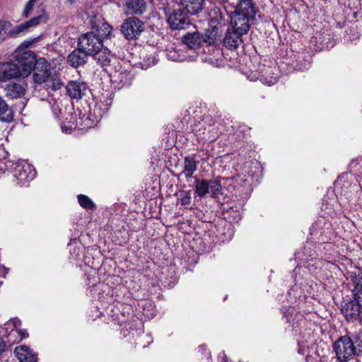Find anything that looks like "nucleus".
<instances>
[{"mask_svg": "<svg viewBox=\"0 0 362 362\" xmlns=\"http://www.w3.org/2000/svg\"><path fill=\"white\" fill-rule=\"evenodd\" d=\"M256 8L252 0H240L235 11L230 14V24L233 29L247 34L250 28V21L255 18Z\"/></svg>", "mask_w": 362, "mask_h": 362, "instance_id": "1", "label": "nucleus"}, {"mask_svg": "<svg viewBox=\"0 0 362 362\" xmlns=\"http://www.w3.org/2000/svg\"><path fill=\"white\" fill-rule=\"evenodd\" d=\"M333 348L338 361L348 362L354 356L362 354V341L358 336L351 339L345 335L339 337L334 343Z\"/></svg>", "mask_w": 362, "mask_h": 362, "instance_id": "2", "label": "nucleus"}, {"mask_svg": "<svg viewBox=\"0 0 362 362\" xmlns=\"http://www.w3.org/2000/svg\"><path fill=\"white\" fill-rule=\"evenodd\" d=\"M47 16L45 14H40L30 20L16 26L13 27L12 24L7 21H0V40H4L7 36L11 37H17L21 34H25L29 31L31 28H35L42 23H45Z\"/></svg>", "mask_w": 362, "mask_h": 362, "instance_id": "3", "label": "nucleus"}, {"mask_svg": "<svg viewBox=\"0 0 362 362\" xmlns=\"http://www.w3.org/2000/svg\"><path fill=\"white\" fill-rule=\"evenodd\" d=\"M1 170H11L18 185H25L34 179L35 171L31 165L21 161L13 163L11 160L0 161Z\"/></svg>", "mask_w": 362, "mask_h": 362, "instance_id": "4", "label": "nucleus"}, {"mask_svg": "<svg viewBox=\"0 0 362 362\" xmlns=\"http://www.w3.org/2000/svg\"><path fill=\"white\" fill-rule=\"evenodd\" d=\"M221 179L219 176L209 180L195 178L194 194L197 197H203L209 193L211 197H217L222 190Z\"/></svg>", "mask_w": 362, "mask_h": 362, "instance_id": "5", "label": "nucleus"}, {"mask_svg": "<svg viewBox=\"0 0 362 362\" xmlns=\"http://www.w3.org/2000/svg\"><path fill=\"white\" fill-rule=\"evenodd\" d=\"M144 30V23L135 16L126 18L121 25V32L129 40L138 39Z\"/></svg>", "mask_w": 362, "mask_h": 362, "instance_id": "6", "label": "nucleus"}, {"mask_svg": "<svg viewBox=\"0 0 362 362\" xmlns=\"http://www.w3.org/2000/svg\"><path fill=\"white\" fill-rule=\"evenodd\" d=\"M107 73L110 78L112 83L119 89L124 86H129L132 83L133 79L132 74L127 69L122 66L120 62H119L118 66L107 69Z\"/></svg>", "mask_w": 362, "mask_h": 362, "instance_id": "7", "label": "nucleus"}, {"mask_svg": "<svg viewBox=\"0 0 362 362\" xmlns=\"http://www.w3.org/2000/svg\"><path fill=\"white\" fill-rule=\"evenodd\" d=\"M77 47L92 56L103 47V42L100 37H97L95 32H88L78 37Z\"/></svg>", "mask_w": 362, "mask_h": 362, "instance_id": "8", "label": "nucleus"}, {"mask_svg": "<svg viewBox=\"0 0 362 362\" xmlns=\"http://www.w3.org/2000/svg\"><path fill=\"white\" fill-rule=\"evenodd\" d=\"M15 58L22 77H26L31 74L33 66L38 59L35 53L30 50L16 55Z\"/></svg>", "mask_w": 362, "mask_h": 362, "instance_id": "9", "label": "nucleus"}, {"mask_svg": "<svg viewBox=\"0 0 362 362\" xmlns=\"http://www.w3.org/2000/svg\"><path fill=\"white\" fill-rule=\"evenodd\" d=\"M33 79L37 84L46 82L50 76V65L44 58H39L32 68Z\"/></svg>", "mask_w": 362, "mask_h": 362, "instance_id": "10", "label": "nucleus"}, {"mask_svg": "<svg viewBox=\"0 0 362 362\" xmlns=\"http://www.w3.org/2000/svg\"><path fill=\"white\" fill-rule=\"evenodd\" d=\"M188 14L183 8L175 10L168 18L170 28L173 30L187 28L191 25Z\"/></svg>", "mask_w": 362, "mask_h": 362, "instance_id": "11", "label": "nucleus"}, {"mask_svg": "<svg viewBox=\"0 0 362 362\" xmlns=\"http://www.w3.org/2000/svg\"><path fill=\"white\" fill-rule=\"evenodd\" d=\"M90 23L93 29L92 32H95L97 37H100L103 42L105 38L110 35L112 26L105 22L100 15H94L90 20Z\"/></svg>", "mask_w": 362, "mask_h": 362, "instance_id": "12", "label": "nucleus"}, {"mask_svg": "<svg viewBox=\"0 0 362 362\" xmlns=\"http://www.w3.org/2000/svg\"><path fill=\"white\" fill-rule=\"evenodd\" d=\"M97 63L104 69L107 72V69L110 67L118 66L119 62L115 56L110 54L106 48H102L92 55Z\"/></svg>", "mask_w": 362, "mask_h": 362, "instance_id": "13", "label": "nucleus"}, {"mask_svg": "<svg viewBox=\"0 0 362 362\" xmlns=\"http://www.w3.org/2000/svg\"><path fill=\"white\" fill-rule=\"evenodd\" d=\"M361 308L362 305L353 298L341 305V311L346 321L354 322L359 318Z\"/></svg>", "mask_w": 362, "mask_h": 362, "instance_id": "14", "label": "nucleus"}, {"mask_svg": "<svg viewBox=\"0 0 362 362\" xmlns=\"http://www.w3.org/2000/svg\"><path fill=\"white\" fill-rule=\"evenodd\" d=\"M22 77L18 65L12 62H0V82Z\"/></svg>", "mask_w": 362, "mask_h": 362, "instance_id": "15", "label": "nucleus"}, {"mask_svg": "<svg viewBox=\"0 0 362 362\" xmlns=\"http://www.w3.org/2000/svg\"><path fill=\"white\" fill-rule=\"evenodd\" d=\"M228 21V16L226 9L214 7L209 12V25L213 27H224Z\"/></svg>", "mask_w": 362, "mask_h": 362, "instance_id": "16", "label": "nucleus"}, {"mask_svg": "<svg viewBox=\"0 0 362 362\" xmlns=\"http://www.w3.org/2000/svg\"><path fill=\"white\" fill-rule=\"evenodd\" d=\"M87 90L88 86L84 82L71 81L66 86V93L72 99H81Z\"/></svg>", "mask_w": 362, "mask_h": 362, "instance_id": "17", "label": "nucleus"}, {"mask_svg": "<svg viewBox=\"0 0 362 362\" xmlns=\"http://www.w3.org/2000/svg\"><path fill=\"white\" fill-rule=\"evenodd\" d=\"M245 34L235 29H228L223 39V45L228 49H235L243 42L242 37Z\"/></svg>", "mask_w": 362, "mask_h": 362, "instance_id": "18", "label": "nucleus"}, {"mask_svg": "<svg viewBox=\"0 0 362 362\" xmlns=\"http://www.w3.org/2000/svg\"><path fill=\"white\" fill-rule=\"evenodd\" d=\"M88 55V53L78 47L77 49H75L68 55L67 62L72 67L78 68L86 64Z\"/></svg>", "mask_w": 362, "mask_h": 362, "instance_id": "19", "label": "nucleus"}, {"mask_svg": "<svg viewBox=\"0 0 362 362\" xmlns=\"http://www.w3.org/2000/svg\"><path fill=\"white\" fill-rule=\"evenodd\" d=\"M6 95L11 99L24 96L26 92V84L12 82L6 84L4 88Z\"/></svg>", "mask_w": 362, "mask_h": 362, "instance_id": "20", "label": "nucleus"}, {"mask_svg": "<svg viewBox=\"0 0 362 362\" xmlns=\"http://www.w3.org/2000/svg\"><path fill=\"white\" fill-rule=\"evenodd\" d=\"M126 12L130 15H141L146 10V0H125Z\"/></svg>", "mask_w": 362, "mask_h": 362, "instance_id": "21", "label": "nucleus"}, {"mask_svg": "<svg viewBox=\"0 0 362 362\" xmlns=\"http://www.w3.org/2000/svg\"><path fill=\"white\" fill-rule=\"evenodd\" d=\"M183 42L190 49L199 48L204 42L203 35L199 32L187 33L183 36Z\"/></svg>", "mask_w": 362, "mask_h": 362, "instance_id": "22", "label": "nucleus"}, {"mask_svg": "<svg viewBox=\"0 0 362 362\" xmlns=\"http://www.w3.org/2000/svg\"><path fill=\"white\" fill-rule=\"evenodd\" d=\"M14 353L19 362H37L36 355L25 345L16 346Z\"/></svg>", "mask_w": 362, "mask_h": 362, "instance_id": "23", "label": "nucleus"}, {"mask_svg": "<svg viewBox=\"0 0 362 362\" xmlns=\"http://www.w3.org/2000/svg\"><path fill=\"white\" fill-rule=\"evenodd\" d=\"M182 8L190 15L197 14L204 6V0H180Z\"/></svg>", "mask_w": 362, "mask_h": 362, "instance_id": "24", "label": "nucleus"}, {"mask_svg": "<svg viewBox=\"0 0 362 362\" xmlns=\"http://www.w3.org/2000/svg\"><path fill=\"white\" fill-rule=\"evenodd\" d=\"M13 119V111L4 97L0 95V121L11 122Z\"/></svg>", "mask_w": 362, "mask_h": 362, "instance_id": "25", "label": "nucleus"}, {"mask_svg": "<svg viewBox=\"0 0 362 362\" xmlns=\"http://www.w3.org/2000/svg\"><path fill=\"white\" fill-rule=\"evenodd\" d=\"M221 36L222 30L221 28L210 26L206 33L203 35V38L204 42L209 45H213L215 44L217 40H219Z\"/></svg>", "mask_w": 362, "mask_h": 362, "instance_id": "26", "label": "nucleus"}, {"mask_svg": "<svg viewBox=\"0 0 362 362\" xmlns=\"http://www.w3.org/2000/svg\"><path fill=\"white\" fill-rule=\"evenodd\" d=\"M197 170V163L192 156H185L184 158V170L182 173L186 178L192 177L194 173Z\"/></svg>", "mask_w": 362, "mask_h": 362, "instance_id": "27", "label": "nucleus"}, {"mask_svg": "<svg viewBox=\"0 0 362 362\" xmlns=\"http://www.w3.org/2000/svg\"><path fill=\"white\" fill-rule=\"evenodd\" d=\"M279 78V74L277 73H274L272 68L266 69L262 76L260 81L267 84V86H272L275 84Z\"/></svg>", "mask_w": 362, "mask_h": 362, "instance_id": "28", "label": "nucleus"}, {"mask_svg": "<svg viewBox=\"0 0 362 362\" xmlns=\"http://www.w3.org/2000/svg\"><path fill=\"white\" fill-rule=\"evenodd\" d=\"M77 198L80 206L83 209L91 210L95 209L96 205L88 196L78 194Z\"/></svg>", "mask_w": 362, "mask_h": 362, "instance_id": "29", "label": "nucleus"}, {"mask_svg": "<svg viewBox=\"0 0 362 362\" xmlns=\"http://www.w3.org/2000/svg\"><path fill=\"white\" fill-rule=\"evenodd\" d=\"M349 278L353 285V288H358L362 287V272L358 271L356 272H350Z\"/></svg>", "mask_w": 362, "mask_h": 362, "instance_id": "30", "label": "nucleus"}, {"mask_svg": "<svg viewBox=\"0 0 362 362\" xmlns=\"http://www.w3.org/2000/svg\"><path fill=\"white\" fill-rule=\"evenodd\" d=\"M37 0H28L25 4L24 8L22 11L21 16L23 18L29 17L34 8V6Z\"/></svg>", "mask_w": 362, "mask_h": 362, "instance_id": "31", "label": "nucleus"}, {"mask_svg": "<svg viewBox=\"0 0 362 362\" xmlns=\"http://www.w3.org/2000/svg\"><path fill=\"white\" fill-rule=\"evenodd\" d=\"M178 200L182 206L189 205L191 202L190 191H185L182 193Z\"/></svg>", "mask_w": 362, "mask_h": 362, "instance_id": "32", "label": "nucleus"}, {"mask_svg": "<svg viewBox=\"0 0 362 362\" xmlns=\"http://www.w3.org/2000/svg\"><path fill=\"white\" fill-rule=\"evenodd\" d=\"M38 37L35 38L33 40H28L23 42L21 45V47L28 48L30 47L33 44H34L37 40Z\"/></svg>", "mask_w": 362, "mask_h": 362, "instance_id": "33", "label": "nucleus"}, {"mask_svg": "<svg viewBox=\"0 0 362 362\" xmlns=\"http://www.w3.org/2000/svg\"><path fill=\"white\" fill-rule=\"evenodd\" d=\"M6 343L4 341L0 338V354L5 350Z\"/></svg>", "mask_w": 362, "mask_h": 362, "instance_id": "34", "label": "nucleus"}, {"mask_svg": "<svg viewBox=\"0 0 362 362\" xmlns=\"http://www.w3.org/2000/svg\"><path fill=\"white\" fill-rule=\"evenodd\" d=\"M81 128V129H83L85 128L86 127H81L79 125H78V123L76 122V124H74V123H72V124H70L69 126H68V128L70 129L71 130L73 129H75V128Z\"/></svg>", "mask_w": 362, "mask_h": 362, "instance_id": "35", "label": "nucleus"}, {"mask_svg": "<svg viewBox=\"0 0 362 362\" xmlns=\"http://www.w3.org/2000/svg\"><path fill=\"white\" fill-rule=\"evenodd\" d=\"M19 334L21 335V338H25L28 336V334L27 333L26 331H23V330H20L19 331Z\"/></svg>", "mask_w": 362, "mask_h": 362, "instance_id": "36", "label": "nucleus"}, {"mask_svg": "<svg viewBox=\"0 0 362 362\" xmlns=\"http://www.w3.org/2000/svg\"><path fill=\"white\" fill-rule=\"evenodd\" d=\"M319 362H330L327 356H323L320 357Z\"/></svg>", "mask_w": 362, "mask_h": 362, "instance_id": "37", "label": "nucleus"}, {"mask_svg": "<svg viewBox=\"0 0 362 362\" xmlns=\"http://www.w3.org/2000/svg\"><path fill=\"white\" fill-rule=\"evenodd\" d=\"M70 4H74L76 3V0H66Z\"/></svg>", "mask_w": 362, "mask_h": 362, "instance_id": "38", "label": "nucleus"}, {"mask_svg": "<svg viewBox=\"0 0 362 362\" xmlns=\"http://www.w3.org/2000/svg\"><path fill=\"white\" fill-rule=\"evenodd\" d=\"M226 355L224 354H223V361L221 362H226Z\"/></svg>", "mask_w": 362, "mask_h": 362, "instance_id": "39", "label": "nucleus"}, {"mask_svg": "<svg viewBox=\"0 0 362 362\" xmlns=\"http://www.w3.org/2000/svg\"><path fill=\"white\" fill-rule=\"evenodd\" d=\"M66 127L64 126H62V129L64 130V129Z\"/></svg>", "mask_w": 362, "mask_h": 362, "instance_id": "40", "label": "nucleus"}]
</instances>
